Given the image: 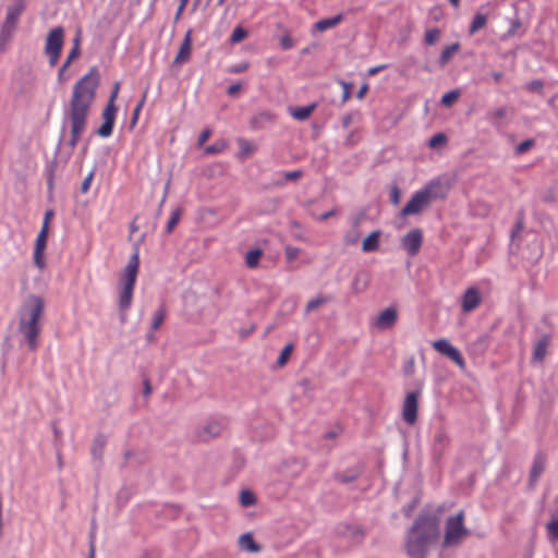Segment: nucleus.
Masks as SVG:
<instances>
[{
    "label": "nucleus",
    "instance_id": "obj_43",
    "mask_svg": "<svg viewBox=\"0 0 558 558\" xmlns=\"http://www.w3.org/2000/svg\"><path fill=\"white\" fill-rule=\"evenodd\" d=\"M440 38V32L439 29L437 28H432V29H428L426 33H425V43L427 45H434L438 41V39Z\"/></svg>",
    "mask_w": 558,
    "mask_h": 558
},
{
    "label": "nucleus",
    "instance_id": "obj_37",
    "mask_svg": "<svg viewBox=\"0 0 558 558\" xmlns=\"http://www.w3.org/2000/svg\"><path fill=\"white\" fill-rule=\"evenodd\" d=\"M238 144L240 146V149H241V155L242 157H248L250 155H252L256 147L251 143L248 142L247 140H244V138H240L238 141Z\"/></svg>",
    "mask_w": 558,
    "mask_h": 558
},
{
    "label": "nucleus",
    "instance_id": "obj_19",
    "mask_svg": "<svg viewBox=\"0 0 558 558\" xmlns=\"http://www.w3.org/2000/svg\"><path fill=\"white\" fill-rule=\"evenodd\" d=\"M239 546L242 550L248 551V553H258L262 550L260 545H258L252 535V533H245L242 534L239 537Z\"/></svg>",
    "mask_w": 558,
    "mask_h": 558
},
{
    "label": "nucleus",
    "instance_id": "obj_42",
    "mask_svg": "<svg viewBox=\"0 0 558 558\" xmlns=\"http://www.w3.org/2000/svg\"><path fill=\"white\" fill-rule=\"evenodd\" d=\"M165 317H166V310L160 307L155 314H154V319H153V324H151V328L154 330H157L161 324L163 323L165 320Z\"/></svg>",
    "mask_w": 558,
    "mask_h": 558
},
{
    "label": "nucleus",
    "instance_id": "obj_20",
    "mask_svg": "<svg viewBox=\"0 0 558 558\" xmlns=\"http://www.w3.org/2000/svg\"><path fill=\"white\" fill-rule=\"evenodd\" d=\"M545 470V459L543 456L537 454L533 461V465L530 472V485L534 486Z\"/></svg>",
    "mask_w": 558,
    "mask_h": 558
},
{
    "label": "nucleus",
    "instance_id": "obj_17",
    "mask_svg": "<svg viewBox=\"0 0 558 558\" xmlns=\"http://www.w3.org/2000/svg\"><path fill=\"white\" fill-rule=\"evenodd\" d=\"M191 31H187L184 39L180 46V49L172 62V68L177 65H181L182 63H185L190 60L191 51H192V38H191Z\"/></svg>",
    "mask_w": 558,
    "mask_h": 558
},
{
    "label": "nucleus",
    "instance_id": "obj_28",
    "mask_svg": "<svg viewBox=\"0 0 558 558\" xmlns=\"http://www.w3.org/2000/svg\"><path fill=\"white\" fill-rule=\"evenodd\" d=\"M361 236L360 219H355L352 229L345 234L344 242L349 245H354L359 242Z\"/></svg>",
    "mask_w": 558,
    "mask_h": 558
},
{
    "label": "nucleus",
    "instance_id": "obj_50",
    "mask_svg": "<svg viewBox=\"0 0 558 558\" xmlns=\"http://www.w3.org/2000/svg\"><path fill=\"white\" fill-rule=\"evenodd\" d=\"M80 53L81 50L78 47H72L64 63L71 65V63L80 56Z\"/></svg>",
    "mask_w": 558,
    "mask_h": 558
},
{
    "label": "nucleus",
    "instance_id": "obj_61",
    "mask_svg": "<svg viewBox=\"0 0 558 558\" xmlns=\"http://www.w3.org/2000/svg\"><path fill=\"white\" fill-rule=\"evenodd\" d=\"M335 215H336V209H331V210H329V211H326V213L322 214V215L318 217V219H319L320 221H325V220H327V219H329V218L333 217Z\"/></svg>",
    "mask_w": 558,
    "mask_h": 558
},
{
    "label": "nucleus",
    "instance_id": "obj_40",
    "mask_svg": "<svg viewBox=\"0 0 558 558\" xmlns=\"http://www.w3.org/2000/svg\"><path fill=\"white\" fill-rule=\"evenodd\" d=\"M246 37H247V32L243 27L238 26L233 29L231 37H230V41L232 44H238V43H241L242 40H244Z\"/></svg>",
    "mask_w": 558,
    "mask_h": 558
},
{
    "label": "nucleus",
    "instance_id": "obj_4",
    "mask_svg": "<svg viewBox=\"0 0 558 558\" xmlns=\"http://www.w3.org/2000/svg\"><path fill=\"white\" fill-rule=\"evenodd\" d=\"M138 266L140 257L138 251L136 250L128 262L120 278L119 310L120 319L122 323L126 320V312L132 304L134 286L138 274Z\"/></svg>",
    "mask_w": 558,
    "mask_h": 558
},
{
    "label": "nucleus",
    "instance_id": "obj_34",
    "mask_svg": "<svg viewBox=\"0 0 558 558\" xmlns=\"http://www.w3.org/2000/svg\"><path fill=\"white\" fill-rule=\"evenodd\" d=\"M262 255L263 252L258 248L250 251L245 257L246 266L248 268H255L258 265Z\"/></svg>",
    "mask_w": 558,
    "mask_h": 558
},
{
    "label": "nucleus",
    "instance_id": "obj_1",
    "mask_svg": "<svg viewBox=\"0 0 558 558\" xmlns=\"http://www.w3.org/2000/svg\"><path fill=\"white\" fill-rule=\"evenodd\" d=\"M99 85V73L92 68L87 74L81 77L73 86L72 94L64 110L63 130L70 129L68 145L70 153L74 150L81 136L87 129L88 117L96 99V90Z\"/></svg>",
    "mask_w": 558,
    "mask_h": 558
},
{
    "label": "nucleus",
    "instance_id": "obj_3",
    "mask_svg": "<svg viewBox=\"0 0 558 558\" xmlns=\"http://www.w3.org/2000/svg\"><path fill=\"white\" fill-rule=\"evenodd\" d=\"M44 312L45 302L38 295L27 296L20 310L19 332L23 336L24 341L32 351H35L38 347Z\"/></svg>",
    "mask_w": 558,
    "mask_h": 558
},
{
    "label": "nucleus",
    "instance_id": "obj_21",
    "mask_svg": "<svg viewBox=\"0 0 558 558\" xmlns=\"http://www.w3.org/2000/svg\"><path fill=\"white\" fill-rule=\"evenodd\" d=\"M449 442L447 433L440 428L434 436V453L440 457Z\"/></svg>",
    "mask_w": 558,
    "mask_h": 558
},
{
    "label": "nucleus",
    "instance_id": "obj_11",
    "mask_svg": "<svg viewBox=\"0 0 558 558\" xmlns=\"http://www.w3.org/2000/svg\"><path fill=\"white\" fill-rule=\"evenodd\" d=\"M430 203L427 199V196L420 190L417 191L412 198L407 203V205L401 210V216H411L417 215L426 209Z\"/></svg>",
    "mask_w": 558,
    "mask_h": 558
},
{
    "label": "nucleus",
    "instance_id": "obj_14",
    "mask_svg": "<svg viewBox=\"0 0 558 558\" xmlns=\"http://www.w3.org/2000/svg\"><path fill=\"white\" fill-rule=\"evenodd\" d=\"M482 302L480 290L471 287L465 290L461 300V307L464 313L473 312Z\"/></svg>",
    "mask_w": 558,
    "mask_h": 558
},
{
    "label": "nucleus",
    "instance_id": "obj_49",
    "mask_svg": "<svg viewBox=\"0 0 558 558\" xmlns=\"http://www.w3.org/2000/svg\"><path fill=\"white\" fill-rule=\"evenodd\" d=\"M280 46L282 49L288 50L294 46V41L289 35H284L280 38Z\"/></svg>",
    "mask_w": 558,
    "mask_h": 558
},
{
    "label": "nucleus",
    "instance_id": "obj_56",
    "mask_svg": "<svg viewBox=\"0 0 558 558\" xmlns=\"http://www.w3.org/2000/svg\"><path fill=\"white\" fill-rule=\"evenodd\" d=\"M211 132L210 130L206 129L204 130L198 137V145L202 146L205 144V142L209 138Z\"/></svg>",
    "mask_w": 558,
    "mask_h": 558
},
{
    "label": "nucleus",
    "instance_id": "obj_57",
    "mask_svg": "<svg viewBox=\"0 0 558 558\" xmlns=\"http://www.w3.org/2000/svg\"><path fill=\"white\" fill-rule=\"evenodd\" d=\"M241 89V84H232L228 87V95L231 96V97H234L238 95V93L240 92Z\"/></svg>",
    "mask_w": 558,
    "mask_h": 558
},
{
    "label": "nucleus",
    "instance_id": "obj_36",
    "mask_svg": "<svg viewBox=\"0 0 558 558\" xmlns=\"http://www.w3.org/2000/svg\"><path fill=\"white\" fill-rule=\"evenodd\" d=\"M272 119H274V117L271 113L263 112L252 119L251 125L253 129H259V128H262L263 122H271Z\"/></svg>",
    "mask_w": 558,
    "mask_h": 558
},
{
    "label": "nucleus",
    "instance_id": "obj_60",
    "mask_svg": "<svg viewBox=\"0 0 558 558\" xmlns=\"http://www.w3.org/2000/svg\"><path fill=\"white\" fill-rule=\"evenodd\" d=\"M144 101H145V96L143 97V99L138 102V105L135 107L134 109V112H133V123H135V121L137 120V116L144 105Z\"/></svg>",
    "mask_w": 558,
    "mask_h": 558
},
{
    "label": "nucleus",
    "instance_id": "obj_39",
    "mask_svg": "<svg viewBox=\"0 0 558 558\" xmlns=\"http://www.w3.org/2000/svg\"><path fill=\"white\" fill-rule=\"evenodd\" d=\"M181 215H182V210L180 208H177L172 211L171 217L167 223V228H166L167 233H171L173 231V229L175 228V226L178 225V222L181 218Z\"/></svg>",
    "mask_w": 558,
    "mask_h": 558
},
{
    "label": "nucleus",
    "instance_id": "obj_7",
    "mask_svg": "<svg viewBox=\"0 0 558 558\" xmlns=\"http://www.w3.org/2000/svg\"><path fill=\"white\" fill-rule=\"evenodd\" d=\"M120 88V83H116L113 86V89L111 92L109 101L102 112V124L97 130V134L101 137H108L112 134L114 121H116V113H117V107L114 105L116 98L118 96Z\"/></svg>",
    "mask_w": 558,
    "mask_h": 558
},
{
    "label": "nucleus",
    "instance_id": "obj_13",
    "mask_svg": "<svg viewBox=\"0 0 558 558\" xmlns=\"http://www.w3.org/2000/svg\"><path fill=\"white\" fill-rule=\"evenodd\" d=\"M48 231L49 229L41 228L35 241L34 264L40 270L46 267L45 248L47 245Z\"/></svg>",
    "mask_w": 558,
    "mask_h": 558
},
{
    "label": "nucleus",
    "instance_id": "obj_32",
    "mask_svg": "<svg viewBox=\"0 0 558 558\" xmlns=\"http://www.w3.org/2000/svg\"><path fill=\"white\" fill-rule=\"evenodd\" d=\"M507 116L505 107L492 110L487 113V119L496 126L499 128V121Z\"/></svg>",
    "mask_w": 558,
    "mask_h": 558
},
{
    "label": "nucleus",
    "instance_id": "obj_8",
    "mask_svg": "<svg viewBox=\"0 0 558 558\" xmlns=\"http://www.w3.org/2000/svg\"><path fill=\"white\" fill-rule=\"evenodd\" d=\"M26 9V0H12L7 7L5 17L1 26L16 31L19 20Z\"/></svg>",
    "mask_w": 558,
    "mask_h": 558
},
{
    "label": "nucleus",
    "instance_id": "obj_6",
    "mask_svg": "<svg viewBox=\"0 0 558 558\" xmlns=\"http://www.w3.org/2000/svg\"><path fill=\"white\" fill-rule=\"evenodd\" d=\"M64 43V29L57 26L49 31L45 41V54L48 57L50 66L57 65Z\"/></svg>",
    "mask_w": 558,
    "mask_h": 558
},
{
    "label": "nucleus",
    "instance_id": "obj_5",
    "mask_svg": "<svg viewBox=\"0 0 558 558\" xmlns=\"http://www.w3.org/2000/svg\"><path fill=\"white\" fill-rule=\"evenodd\" d=\"M469 535L470 531L464 525V511L460 510L458 513L446 519L442 547H458Z\"/></svg>",
    "mask_w": 558,
    "mask_h": 558
},
{
    "label": "nucleus",
    "instance_id": "obj_55",
    "mask_svg": "<svg viewBox=\"0 0 558 558\" xmlns=\"http://www.w3.org/2000/svg\"><path fill=\"white\" fill-rule=\"evenodd\" d=\"M247 68H248L247 63H240V64H235L232 68H230L229 71L231 73H242V72L246 71Z\"/></svg>",
    "mask_w": 558,
    "mask_h": 558
},
{
    "label": "nucleus",
    "instance_id": "obj_46",
    "mask_svg": "<svg viewBox=\"0 0 558 558\" xmlns=\"http://www.w3.org/2000/svg\"><path fill=\"white\" fill-rule=\"evenodd\" d=\"M533 146H534V141L533 140L523 141L522 143H520L515 147V154L517 155H522L525 151H527L530 148H532Z\"/></svg>",
    "mask_w": 558,
    "mask_h": 558
},
{
    "label": "nucleus",
    "instance_id": "obj_52",
    "mask_svg": "<svg viewBox=\"0 0 558 558\" xmlns=\"http://www.w3.org/2000/svg\"><path fill=\"white\" fill-rule=\"evenodd\" d=\"M526 88L530 92H539L543 88V82L539 80H534L526 85Z\"/></svg>",
    "mask_w": 558,
    "mask_h": 558
},
{
    "label": "nucleus",
    "instance_id": "obj_58",
    "mask_svg": "<svg viewBox=\"0 0 558 558\" xmlns=\"http://www.w3.org/2000/svg\"><path fill=\"white\" fill-rule=\"evenodd\" d=\"M52 217H53V211L52 210H47L45 213L44 222H43V227L41 228L49 229V222H50V219Z\"/></svg>",
    "mask_w": 558,
    "mask_h": 558
},
{
    "label": "nucleus",
    "instance_id": "obj_54",
    "mask_svg": "<svg viewBox=\"0 0 558 558\" xmlns=\"http://www.w3.org/2000/svg\"><path fill=\"white\" fill-rule=\"evenodd\" d=\"M302 177V171L295 170V171H289L284 173V179L287 181H296Z\"/></svg>",
    "mask_w": 558,
    "mask_h": 558
},
{
    "label": "nucleus",
    "instance_id": "obj_15",
    "mask_svg": "<svg viewBox=\"0 0 558 558\" xmlns=\"http://www.w3.org/2000/svg\"><path fill=\"white\" fill-rule=\"evenodd\" d=\"M397 310L393 307H388L377 316L374 322V326L380 330H386L391 328L397 323Z\"/></svg>",
    "mask_w": 558,
    "mask_h": 558
},
{
    "label": "nucleus",
    "instance_id": "obj_29",
    "mask_svg": "<svg viewBox=\"0 0 558 558\" xmlns=\"http://www.w3.org/2000/svg\"><path fill=\"white\" fill-rule=\"evenodd\" d=\"M15 31L1 26L0 27V52L7 51Z\"/></svg>",
    "mask_w": 558,
    "mask_h": 558
},
{
    "label": "nucleus",
    "instance_id": "obj_38",
    "mask_svg": "<svg viewBox=\"0 0 558 558\" xmlns=\"http://www.w3.org/2000/svg\"><path fill=\"white\" fill-rule=\"evenodd\" d=\"M548 536L551 541H558V517H554L546 525Z\"/></svg>",
    "mask_w": 558,
    "mask_h": 558
},
{
    "label": "nucleus",
    "instance_id": "obj_53",
    "mask_svg": "<svg viewBox=\"0 0 558 558\" xmlns=\"http://www.w3.org/2000/svg\"><path fill=\"white\" fill-rule=\"evenodd\" d=\"M299 255V248L298 247H293V246H287L286 247V256L288 258V260H293L298 257Z\"/></svg>",
    "mask_w": 558,
    "mask_h": 558
},
{
    "label": "nucleus",
    "instance_id": "obj_9",
    "mask_svg": "<svg viewBox=\"0 0 558 558\" xmlns=\"http://www.w3.org/2000/svg\"><path fill=\"white\" fill-rule=\"evenodd\" d=\"M433 348L454 362L460 368H464L465 362L460 351L447 339H438L433 342Z\"/></svg>",
    "mask_w": 558,
    "mask_h": 558
},
{
    "label": "nucleus",
    "instance_id": "obj_2",
    "mask_svg": "<svg viewBox=\"0 0 558 558\" xmlns=\"http://www.w3.org/2000/svg\"><path fill=\"white\" fill-rule=\"evenodd\" d=\"M439 537L436 518L420 515L407 533L404 548L410 558H427L432 545Z\"/></svg>",
    "mask_w": 558,
    "mask_h": 558
},
{
    "label": "nucleus",
    "instance_id": "obj_22",
    "mask_svg": "<svg viewBox=\"0 0 558 558\" xmlns=\"http://www.w3.org/2000/svg\"><path fill=\"white\" fill-rule=\"evenodd\" d=\"M342 21L343 14L340 13L329 19L319 20L314 24V29L317 32H325L338 26Z\"/></svg>",
    "mask_w": 558,
    "mask_h": 558
},
{
    "label": "nucleus",
    "instance_id": "obj_33",
    "mask_svg": "<svg viewBox=\"0 0 558 558\" xmlns=\"http://www.w3.org/2000/svg\"><path fill=\"white\" fill-rule=\"evenodd\" d=\"M510 24H511V26H510L509 31L507 32L506 36L513 37V36L523 34V31H522L523 24H522L521 19L518 15H515L513 19H511Z\"/></svg>",
    "mask_w": 558,
    "mask_h": 558
},
{
    "label": "nucleus",
    "instance_id": "obj_63",
    "mask_svg": "<svg viewBox=\"0 0 558 558\" xmlns=\"http://www.w3.org/2000/svg\"><path fill=\"white\" fill-rule=\"evenodd\" d=\"M69 66H70V65H68V64L63 63V64H62V66L60 68L59 73H58V77H59V81H60V82H63V81L65 80V77H64V73H65V71H66V69H68Z\"/></svg>",
    "mask_w": 558,
    "mask_h": 558
},
{
    "label": "nucleus",
    "instance_id": "obj_24",
    "mask_svg": "<svg viewBox=\"0 0 558 558\" xmlns=\"http://www.w3.org/2000/svg\"><path fill=\"white\" fill-rule=\"evenodd\" d=\"M380 231L376 230L368 234L362 243V250L365 253L375 252L379 247Z\"/></svg>",
    "mask_w": 558,
    "mask_h": 558
},
{
    "label": "nucleus",
    "instance_id": "obj_27",
    "mask_svg": "<svg viewBox=\"0 0 558 558\" xmlns=\"http://www.w3.org/2000/svg\"><path fill=\"white\" fill-rule=\"evenodd\" d=\"M459 50L460 45L458 43L445 47L439 58L440 66H445Z\"/></svg>",
    "mask_w": 558,
    "mask_h": 558
},
{
    "label": "nucleus",
    "instance_id": "obj_51",
    "mask_svg": "<svg viewBox=\"0 0 558 558\" xmlns=\"http://www.w3.org/2000/svg\"><path fill=\"white\" fill-rule=\"evenodd\" d=\"M347 533L352 538H361L363 536V532L359 526H347Z\"/></svg>",
    "mask_w": 558,
    "mask_h": 558
},
{
    "label": "nucleus",
    "instance_id": "obj_47",
    "mask_svg": "<svg viewBox=\"0 0 558 558\" xmlns=\"http://www.w3.org/2000/svg\"><path fill=\"white\" fill-rule=\"evenodd\" d=\"M94 175H95V170H92L87 177L84 179V181L82 182V185H81V192L83 194L87 193L89 187H90V184L94 180Z\"/></svg>",
    "mask_w": 558,
    "mask_h": 558
},
{
    "label": "nucleus",
    "instance_id": "obj_59",
    "mask_svg": "<svg viewBox=\"0 0 558 558\" xmlns=\"http://www.w3.org/2000/svg\"><path fill=\"white\" fill-rule=\"evenodd\" d=\"M390 198L393 204H398L400 199V192L398 187H393L390 193Z\"/></svg>",
    "mask_w": 558,
    "mask_h": 558
},
{
    "label": "nucleus",
    "instance_id": "obj_41",
    "mask_svg": "<svg viewBox=\"0 0 558 558\" xmlns=\"http://www.w3.org/2000/svg\"><path fill=\"white\" fill-rule=\"evenodd\" d=\"M447 142V136L444 133H437L432 136L428 141V146L430 148H438L441 145H445Z\"/></svg>",
    "mask_w": 558,
    "mask_h": 558
},
{
    "label": "nucleus",
    "instance_id": "obj_18",
    "mask_svg": "<svg viewBox=\"0 0 558 558\" xmlns=\"http://www.w3.org/2000/svg\"><path fill=\"white\" fill-rule=\"evenodd\" d=\"M421 191L427 196L428 202L432 203L435 199L446 197L448 189L440 181H433Z\"/></svg>",
    "mask_w": 558,
    "mask_h": 558
},
{
    "label": "nucleus",
    "instance_id": "obj_30",
    "mask_svg": "<svg viewBox=\"0 0 558 558\" xmlns=\"http://www.w3.org/2000/svg\"><path fill=\"white\" fill-rule=\"evenodd\" d=\"M105 446L106 437L102 435L97 436L92 446V454L95 459L100 460L102 458Z\"/></svg>",
    "mask_w": 558,
    "mask_h": 558
},
{
    "label": "nucleus",
    "instance_id": "obj_62",
    "mask_svg": "<svg viewBox=\"0 0 558 558\" xmlns=\"http://www.w3.org/2000/svg\"><path fill=\"white\" fill-rule=\"evenodd\" d=\"M187 1L189 0H181L180 5H179V8L177 10V13H175V19L177 20L180 19V16H181V14H182V12H183Z\"/></svg>",
    "mask_w": 558,
    "mask_h": 558
},
{
    "label": "nucleus",
    "instance_id": "obj_44",
    "mask_svg": "<svg viewBox=\"0 0 558 558\" xmlns=\"http://www.w3.org/2000/svg\"><path fill=\"white\" fill-rule=\"evenodd\" d=\"M460 93L458 90H451L449 93H446L441 98V104L444 106H451L457 99L459 98Z\"/></svg>",
    "mask_w": 558,
    "mask_h": 558
},
{
    "label": "nucleus",
    "instance_id": "obj_23",
    "mask_svg": "<svg viewBox=\"0 0 558 558\" xmlns=\"http://www.w3.org/2000/svg\"><path fill=\"white\" fill-rule=\"evenodd\" d=\"M317 105L315 102L305 106V107H296L290 108V114L298 121H305L310 118V116L314 112Z\"/></svg>",
    "mask_w": 558,
    "mask_h": 558
},
{
    "label": "nucleus",
    "instance_id": "obj_16",
    "mask_svg": "<svg viewBox=\"0 0 558 558\" xmlns=\"http://www.w3.org/2000/svg\"><path fill=\"white\" fill-rule=\"evenodd\" d=\"M225 428L226 424L222 421H210L203 426L198 436L202 440L207 441L220 436Z\"/></svg>",
    "mask_w": 558,
    "mask_h": 558
},
{
    "label": "nucleus",
    "instance_id": "obj_25",
    "mask_svg": "<svg viewBox=\"0 0 558 558\" xmlns=\"http://www.w3.org/2000/svg\"><path fill=\"white\" fill-rule=\"evenodd\" d=\"M330 300H331L330 296L323 295V294L317 295L316 298L310 300L307 302V304L305 305V310H304L305 315H308L313 312L318 311L320 307H323L324 305L329 303Z\"/></svg>",
    "mask_w": 558,
    "mask_h": 558
},
{
    "label": "nucleus",
    "instance_id": "obj_48",
    "mask_svg": "<svg viewBox=\"0 0 558 558\" xmlns=\"http://www.w3.org/2000/svg\"><path fill=\"white\" fill-rule=\"evenodd\" d=\"M415 361L414 357H410L403 367V373L407 377H411L414 374Z\"/></svg>",
    "mask_w": 558,
    "mask_h": 558
},
{
    "label": "nucleus",
    "instance_id": "obj_64",
    "mask_svg": "<svg viewBox=\"0 0 558 558\" xmlns=\"http://www.w3.org/2000/svg\"><path fill=\"white\" fill-rule=\"evenodd\" d=\"M254 329H255V325H251L248 329H242V330H240V332H239V333H240V337H241V338H245V337H247L251 332H253V331H254Z\"/></svg>",
    "mask_w": 558,
    "mask_h": 558
},
{
    "label": "nucleus",
    "instance_id": "obj_35",
    "mask_svg": "<svg viewBox=\"0 0 558 558\" xmlns=\"http://www.w3.org/2000/svg\"><path fill=\"white\" fill-rule=\"evenodd\" d=\"M256 497L252 490L243 489L240 493V504L243 507H251L255 505Z\"/></svg>",
    "mask_w": 558,
    "mask_h": 558
},
{
    "label": "nucleus",
    "instance_id": "obj_31",
    "mask_svg": "<svg viewBox=\"0 0 558 558\" xmlns=\"http://www.w3.org/2000/svg\"><path fill=\"white\" fill-rule=\"evenodd\" d=\"M486 22H487L486 15L481 14V13L475 14V16L473 17V21L470 25L469 33L471 35L475 34L476 32H478L486 25Z\"/></svg>",
    "mask_w": 558,
    "mask_h": 558
},
{
    "label": "nucleus",
    "instance_id": "obj_45",
    "mask_svg": "<svg viewBox=\"0 0 558 558\" xmlns=\"http://www.w3.org/2000/svg\"><path fill=\"white\" fill-rule=\"evenodd\" d=\"M292 349H293L292 344H287L282 349V351L278 357V361H277L278 365L283 366L287 363L289 356L291 355Z\"/></svg>",
    "mask_w": 558,
    "mask_h": 558
},
{
    "label": "nucleus",
    "instance_id": "obj_12",
    "mask_svg": "<svg viewBox=\"0 0 558 558\" xmlns=\"http://www.w3.org/2000/svg\"><path fill=\"white\" fill-rule=\"evenodd\" d=\"M418 395L417 391L409 392L403 402L402 417L410 425L417 420Z\"/></svg>",
    "mask_w": 558,
    "mask_h": 558
},
{
    "label": "nucleus",
    "instance_id": "obj_26",
    "mask_svg": "<svg viewBox=\"0 0 558 558\" xmlns=\"http://www.w3.org/2000/svg\"><path fill=\"white\" fill-rule=\"evenodd\" d=\"M549 345V337L543 336L535 344L534 352H533V359L542 362L547 353V348Z\"/></svg>",
    "mask_w": 558,
    "mask_h": 558
},
{
    "label": "nucleus",
    "instance_id": "obj_10",
    "mask_svg": "<svg viewBox=\"0 0 558 558\" xmlns=\"http://www.w3.org/2000/svg\"><path fill=\"white\" fill-rule=\"evenodd\" d=\"M422 243L423 233L417 228L412 229L401 239V246L410 256H415L420 252Z\"/></svg>",
    "mask_w": 558,
    "mask_h": 558
}]
</instances>
